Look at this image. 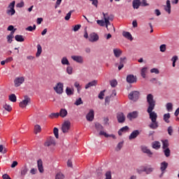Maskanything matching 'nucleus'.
<instances>
[{"mask_svg": "<svg viewBox=\"0 0 179 179\" xmlns=\"http://www.w3.org/2000/svg\"><path fill=\"white\" fill-rule=\"evenodd\" d=\"M147 102L148 103L147 113H148L150 120H151L150 128V129H157V128H159V122H157V113L153 111L155 110V107H156V101L153 99V95L152 94H149L147 96Z\"/></svg>", "mask_w": 179, "mask_h": 179, "instance_id": "f257e3e1", "label": "nucleus"}, {"mask_svg": "<svg viewBox=\"0 0 179 179\" xmlns=\"http://www.w3.org/2000/svg\"><path fill=\"white\" fill-rule=\"evenodd\" d=\"M55 145H56V143H55V140L54 139V137H49L48 138H47V140L44 143V146L45 148H54Z\"/></svg>", "mask_w": 179, "mask_h": 179, "instance_id": "f03ea898", "label": "nucleus"}, {"mask_svg": "<svg viewBox=\"0 0 179 179\" xmlns=\"http://www.w3.org/2000/svg\"><path fill=\"white\" fill-rule=\"evenodd\" d=\"M24 83V77H16L14 80V86L15 87H19V86H22Z\"/></svg>", "mask_w": 179, "mask_h": 179, "instance_id": "7ed1b4c3", "label": "nucleus"}, {"mask_svg": "<svg viewBox=\"0 0 179 179\" xmlns=\"http://www.w3.org/2000/svg\"><path fill=\"white\" fill-rule=\"evenodd\" d=\"M71 129V122L65 121L62 127V131L63 134H68Z\"/></svg>", "mask_w": 179, "mask_h": 179, "instance_id": "20e7f679", "label": "nucleus"}, {"mask_svg": "<svg viewBox=\"0 0 179 179\" xmlns=\"http://www.w3.org/2000/svg\"><path fill=\"white\" fill-rule=\"evenodd\" d=\"M128 97L129 100H132V101H136L138 99H139V92L132 91L129 93Z\"/></svg>", "mask_w": 179, "mask_h": 179, "instance_id": "39448f33", "label": "nucleus"}, {"mask_svg": "<svg viewBox=\"0 0 179 179\" xmlns=\"http://www.w3.org/2000/svg\"><path fill=\"white\" fill-rule=\"evenodd\" d=\"M54 90L57 93V94H62V93H64V84L58 83L57 85L54 87Z\"/></svg>", "mask_w": 179, "mask_h": 179, "instance_id": "423d86ee", "label": "nucleus"}, {"mask_svg": "<svg viewBox=\"0 0 179 179\" xmlns=\"http://www.w3.org/2000/svg\"><path fill=\"white\" fill-rule=\"evenodd\" d=\"M30 101H31L30 97H29L27 96H24V100H22L20 103V107L21 108H26V107H27V105L29 104V103H30Z\"/></svg>", "mask_w": 179, "mask_h": 179, "instance_id": "0eeeda50", "label": "nucleus"}, {"mask_svg": "<svg viewBox=\"0 0 179 179\" xmlns=\"http://www.w3.org/2000/svg\"><path fill=\"white\" fill-rule=\"evenodd\" d=\"M8 8L9 10H7L6 13L7 15H10L11 16H13L15 13H16V10H15V1H12L9 6Z\"/></svg>", "mask_w": 179, "mask_h": 179, "instance_id": "6e6552de", "label": "nucleus"}, {"mask_svg": "<svg viewBox=\"0 0 179 179\" xmlns=\"http://www.w3.org/2000/svg\"><path fill=\"white\" fill-rule=\"evenodd\" d=\"M126 80L127 83H136V82L138 81V78L136 76H134L133 74H129L127 76Z\"/></svg>", "mask_w": 179, "mask_h": 179, "instance_id": "1a4fd4ad", "label": "nucleus"}, {"mask_svg": "<svg viewBox=\"0 0 179 179\" xmlns=\"http://www.w3.org/2000/svg\"><path fill=\"white\" fill-rule=\"evenodd\" d=\"M169 167V163L166 162H163L160 164V170L162 171L161 176H159L160 178L163 177L164 173H166V169Z\"/></svg>", "mask_w": 179, "mask_h": 179, "instance_id": "9d476101", "label": "nucleus"}, {"mask_svg": "<svg viewBox=\"0 0 179 179\" xmlns=\"http://www.w3.org/2000/svg\"><path fill=\"white\" fill-rule=\"evenodd\" d=\"M89 41L91 43H96V41H99V35L94 32L91 33L89 36Z\"/></svg>", "mask_w": 179, "mask_h": 179, "instance_id": "9b49d317", "label": "nucleus"}, {"mask_svg": "<svg viewBox=\"0 0 179 179\" xmlns=\"http://www.w3.org/2000/svg\"><path fill=\"white\" fill-rule=\"evenodd\" d=\"M71 59L78 64H83V57L79 55L71 56Z\"/></svg>", "mask_w": 179, "mask_h": 179, "instance_id": "f8f14e48", "label": "nucleus"}, {"mask_svg": "<svg viewBox=\"0 0 179 179\" xmlns=\"http://www.w3.org/2000/svg\"><path fill=\"white\" fill-rule=\"evenodd\" d=\"M87 121L92 122L94 120V110L91 109L86 115Z\"/></svg>", "mask_w": 179, "mask_h": 179, "instance_id": "ddd939ff", "label": "nucleus"}, {"mask_svg": "<svg viewBox=\"0 0 179 179\" xmlns=\"http://www.w3.org/2000/svg\"><path fill=\"white\" fill-rule=\"evenodd\" d=\"M140 134H141V132L139 131V130L133 131L131 132V134H130V136H129V141H132V139H135V138H138V136H139Z\"/></svg>", "mask_w": 179, "mask_h": 179, "instance_id": "4468645a", "label": "nucleus"}, {"mask_svg": "<svg viewBox=\"0 0 179 179\" xmlns=\"http://www.w3.org/2000/svg\"><path fill=\"white\" fill-rule=\"evenodd\" d=\"M127 118L130 121H132V120H135V118H138V111H133L131 113H128Z\"/></svg>", "mask_w": 179, "mask_h": 179, "instance_id": "2eb2a0df", "label": "nucleus"}, {"mask_svg": "<svg viewBox=\"0 0 179 179\" xmlns=\"http://www.w3.org/2000/svg\"><path fill=\"white\" fill-rule=\"evenodd\" d=\"M117 119L118 122L122 124V122H125V116L123 113H118L117 114Z\"/></svg>", "mask_w": 179, "mask_h": 179, "instance_id": "dca6fc26", "label": "nucleus"}, {"mask_svg": "<svg viewBox=\"0 0 179 179\" xmlns=\"http://www.w3.org/2000/svg\"><path fill=\"white\" fill-rule=\"evenodd\" d=\"M141 150H142L143 153H146V155H148V156H152V155H153L152 151H150V150H149L148 148V147H146L145 145L141 146Z\"/></svg>", "mask_w": 179, "mask_h": 179, "instance_id": "f3484780", "label": "nucleus"}, {"mask_svg": "<svg viewBox=\"0 0 179 179\" xmlns=\"http://www.w3.org/2000/svg\"><path fill=\"white\" fill-rule=\"evenodd\" d=\"M164 10L170 15L171 13V4L170 3V0L166 1V6H164Z\"/></svg>", "mask_w": 179, "mask_h": 179, "instance_id": "a211bd4d", "label": "nucleus"}, {"mask_svg": "<svg viewBox=\"0 0 179 179\" xmlns=\"http://www.w3.org/2000/svg\"><path fill=\"white\" fill-rule=\"evenodd\" d=\"M127 61V57H121L120 65L118 66V70L121 71L124 68V65H125V62Z\"/></svg>", "mask_w": 179, "mask_h": 179, "instance_id": "6ab92c4d", "label": "nucleus"}, {"mask_svg": "<svg viewBox=\"0 0 179 179\" xmlns=\"http://www.w3.org/2000/svg\"><path fill=\"white\" fill-rule=\"evenodd\" d=\"M15 31H12L9 35L7 36L6 39L8 44H12V41H13V38H14Z\"/></svg>", "mask_w": 179, "mask_h": 179, "instance_id": "aec40b11", "label": "nucleus"}, {"mask_svg": "<svg viewBox=\"0 0 179 179\" xmlns=\"http://www.w3.org/2000/svg\"><path fill=\"white\" fill-rule=\"evenodd\" d=\"M38 164V170L41 173H44V167L43 166V161L41 159H38L37 162Z\"/></svg>", "mask_w": 179, "mask_h": 179, "instance_id": "412c9836", "label": "nucleus"}, {"mask_svg": "<svg viewBox=\"0 0 179 179\" xmlns=\"http://www.w3.org/2000/svg\"><path fill=\"white\" fill-rule=\"evenodd\" d=\"M59 115L62 118H65V117H66L68 115V110H66V109H65V108L60 109Z\"/></svg>", "mask_w": 179, "mask_h": 179, "instance_id": "4be33fe9", "label": "nucleus"}, {"mask_svg": "<svg viewBox=\"0 0 179 179\" xmlns=\"http://www.w3.org/2000/svg\"><path fill=\"white\" fill-rule=\"evenodd\" d=\"M27 171H29V169H27V166H24L21 169L20 171V176L22 178H24V176L27 174Z\"/></svg>", "mask_w": 179, "mask_h": 179, "instance_id": "5701e85b", "label": "nucleus"}, {"mask_svg": "<svg viewBox=\"0 0 179 179\" xmlns=\"http://www.w3.org/2000/svg\"><path fill=\"white\" fill-rule=\"evenodd\" d=\"M102 15L103 16L105 22H107V23H108V20H113V19H114V16L108 15V13H103Z\"/></svg>", "mask_w": 179, "mask_h": 179, "instance_id": "b1692460", "label": "nucleus"}, {"mask_svg": "<svg viewBox=\"0 0 179 179\" xmlns=\"http://www.w3.org/2000/svg\"><path fill=\"white\" fill-rule=\"evenodd\" d=\"M122 36L123 37H125V38H127V40H130V41H132V40H134V38H132V35L128 31H123Z\"/></svg>", "mask_w": 179, "mask_h": 179, "instance_id": "393cba45", "label": "nucleus"}, {"mask_svg": "<svg viewBox=\"0 0 179 179\" xmlns=\"http://www.w3.org/2000/svg\"><path fill=\"white\" fill-rule=\"evenodd\" d=\"M97 85V80H94L90 83H88L86 85H85V89L87 90L89 89V87H92L93 86H96Z\"/></svg>", "mask_w": 179, "mask_h": 179, "instance_id": "a878e982", "label": "nucleus"}, {"mask_svg": "<svg viewBox=\"0 0 179 179\" xmlns=\"http://www.w3.org/2000/svg\"><path fill=\"white\" fill-rule=\"evenodd\" d=\"M129 129V127L128 126H125L122 127L119 131H118V135L121 136L122 135V133L128 132Z\"/></svg>", "mask_w": 179, "mask_h": 179, "instance_id": "bb28decb", "label": "nucleus"}, {"mask_svg": "<svg viewBox=\"0 0 179 179\" xmlns=\"http://www.w3.org/2000/svg\"><path fill=\"white\" fill-rule=\"evenodd\" d=\"M113 54L116 58H120L121 57V54H122V51L118 48L113 49Z\"/></svg>", "mask_w": 179, "mask_h": 179, "instance_id": "cd10ccee", "label": "nucleus"}, {"mask_svg": "<svg viewBox=\"0 0 179 179\" xmlns=\"http://www.w3.org/2000/svg\"><path fill=\"white\" fill-rule=\"evenodd\" d=\"M141 6V0H134L133 1V8L134 9H139Z\"/></svg>", "mask_w": 179, "mask_h": 179, "instance_id": "c85d7f7f", "label": "nucleus"}, {"mask_svg": "<svg viewBox=\"0 0 179 179\" xmlns=\"http://www.w3.org/2000/svg\"><path fill=\"white\" fill-rule=\"evenodd\" d=\"M99 135H103V136H105V138H113V139H115V135L114 134H107V133H106L105 131H101L99 132Z\"/></svg>", "mask_w": 179, "mask_h": 179, "instance_id": "c756f323", "label": "nucleus"}, {"mask_svg": "<svg viewBox=\"0 0 179 179\" xmlns=\"http://www.w3.org/2000/svg\"><path fill=\"white\" fill-rule=\"evenodd\" d=\"M41 52H43V48L41 47V45L38 44L37 45V52L36 54V57L38 58V57H40L41 55Z\"/></svg>", "mask_w": 179, "mask_h": 179, "instance_id": "7c9ffc66", "label": "nucleus"}, {"mask_svg": "<svg viewBox=\"0 0 179 179\" xmlns=\"http://www.w3.org/2000/svg\"><path fill=\"white\" fill-rule=\"evenodd\" d=\"M152 146L153 149H155L156 150H158V149L160 148V142L159 141H154L152 143Z\"/></svg>", "mask_w": 179, "mask_h": 179, "instance_id": "2f4dec72", "label": "nucleus"}, {"mask_svg": "<svg viewBox=\"0 0 179 179\" xmlns=\"http://www.w3.org/2000/svg\"><path fill=\"white\" fill-rule=\"evenodd\" d=\"M147 72H148V67H143V69H141V75L142 78H143V79H145V78H146Z\"/></svg>", "mask_w": 179, "mask_h": 179, "instance_id": "473e14b6", "label": "nucleus"}, {"mask_svg": "<svg viewBox=\"0 0 179 179\" xmlns=\"http://www.w3.org/2000/svg\"><path fill=\"white\" fill-rule=\"evenodd\" d=\"M15 40L16 41H18L19 43H23V41H24V38H23V36H22V35H16L15 36Z\"/></svg>", "mask_w": 179, "mask_h": 179, "instance_id": "72a5a7b5", "label": "nucleus"}, {"mask_svg": "<svg viewBox=\"0 0 179 179\" xmlns=\"http://www.w3.org/2000/svg\"><path fill=\"white\" fill-rule=\"evenodd\" d=\"M8 100H10V101H12V103H16V101H17L16 95L15 94H11L8 96Z\"/></svg>", "mask_w": 179, "mask_h": 179, "instance_id": "f704fd0d", "label": "nucleus"}, {"mask_svg": "<svg viewBox=\"0 0 179 179\" xmlns=\"http://www.w3.org/2000/svg\"><path fill=\"white\" fill-rule=\"evenodd\" d=\"M170 113H166L164 115V121H165V122H166V124L170 123Z\"/></svg>", "mask_w": 179, "mask_h": 179, "instance_id": "c9c22d12", "label": "nucleus"}, {"mask_svg": "<svg viewBox=\"0 0 179 179\" xmlns=\"http://www.w3.org/2000/svg\"><path fill=\"white\" fill-rule=\"evenodd\" d=\"M39 132H41V125H38V124H36L35 125L34 127V133L36 134H38Z\"/></svg>", "mask_w": 179, "mask_h": 179, "instance_id": "e433bc0d", "label": "nucleus"}, {"mask_svg": "<svg viewBox=\"0 0 179 179\" xmlns=\"http://www.w3.org/2000/svg\"><path fill=\"white\" fill-rule=\"evenodd\" d=\"M62 65H71L69 60H68V58L65 57L62 59Z\"/></svg>", "mask_w": 179, "mask_h": 179, "instance_id": "4c0bfd02", "label": "nucleus"}, {"mask_svg": "<svg viewBox=\"0 0 179 179\" xmlns=\"http://www.w3.org/2000/svg\"><path fill=\"white\" fill-rule=\"evenodd\" d=\"M66 93L67 96H72V95H73V90L67 87L66 89Z\"/></svg>", "mask_w": 179, "mask_h": 179, "instance_id": "58836bf2", "label": "nucleus"}, {"mask_svg": "<svg viewBox=\"0 0 179 179\" xmlns=\"http://www.w3.org/2000/svg\"><path fill=\"white\" fill-rule=\"evenodd\" d=\"M95 128L96 130L100 131V132H101V131L103 129V126L100 123H96Z\"/></svg>", "mask_w": 179, "mask_h": 179, "instance_id": "ea45409f", "label": "nucleus"}, {"mask_svg": "<svg viewBox=\"0 0 179 179\" xmlns=\"http://www.w3.org/2000/svg\"><path fill=\"white\" fill-rule=\"evenodd\" d=\"M145 171V166H140L138 169H136L137 173L138 174H142Z\"/></svg>", "mask_w": 179, "mask_h": 179, "instance_id": "a19ab883", "label": "nucleus"}, {"mask_svg": "<svg viewBox=\"0 0 179 179\" xmlns=\"http://www.w3.org/2000/svg\"><path fill=\"white\" fill-rule=\"evenodd\" d=\"M162 143H163V145H162L163 149H169V141L168 140L163 141Z\"/></svg>", "mask_w": 179, "mask_h": 179, "instance_id": "79ce46f5", "label": "nucleus"}, {"mask_svg": "<svg viewBox=\"0 0 179 179\" xmlns=\"http://www.w3.org/2000/svg\"><path fill=\"white\" fill-rule=\"evenodd\" d=\"M64 178H65V176H64L61 172L57 173L55 177V179H64Z\"/></svg>", "mask_w": 179, "mask_h": 179, "instance_id": "37998d69", "label": "nucleus"}, {"mask_svg": "<svg viewBox=\"0 0 179 179\" xmlns=\"http://www.w3.org/2000/svg\"><path fill=\"white\" fill-rule=\"evenodd\" d=\"M59 117V113H52L49 115L50 118H58Z\"/></svg>", "mask_w": 179, "mask_h": 179, "instance_id": "c03bdc74", "label": "nucleus"}, {"mask_svg": "<svg viewBox=\"0 0 179 179\" xmlns=\"http://www.w3.org/2000/svg\"><path fill=\"white\" fill-rule=\"evenodd\" d=\"M164 153L166 156V157H170V148H165V150H164Z\"/></svg>", "mask_w": 179, "mask_h": 179, "instance_id": "a18cd8bd", "label": "nucleus"}, {"mask_svg": "<svg viewBox=\"0 0 179 179\" xmlns=\"http://www.w3.org/2000/svg\"><path fill=\"white\" fill-rule=\"evenodd\" d=\"M166 110L167 111H173V103H166Z\"/></svg>", "mask_w": 179, "mask_h": 179, "instance_id": "49530a36", "label": "nucleus"}, {"mask_svg": "<svg viewBox=\"0 0 179 179\" xmlns=\"http://www.w3.org/2000/svg\"><path fill=\"white\" fill-rule=\"evenodd\" d=\"M53 134L57 139L59 138V135L58 134V128L55 127L53 129Z\"/></svg>", "mask_w": 179, "mask_h": 179, "instance_id": "de8ad7c7", "label": "nucleus"}, {"mask_svg": "<svg viewBox=\"0 0 179 179\" xmlns=\"http://www.w3.org/2000/svg\"><path fill=\"white\" fill-rule=\"evenodd\" d=\"M73 10H70L66 15L65 16L64 19L65 20H69L71 19V16L72 15V13Z\"/></svg>", "mask_w": 179, "mask_h": 179, "instance_id": "09e8293b", "label": "nucleus"}, {"mask_svg": "<svg viewBox=\"0 0 179 179\" xmlns=\"http://www.w3.org/2000/svg\"><path fill=\"white\" fill-rule=\"evenodd\" d=\"M153 171V168L145 166V173L146 174H150Z\"/></svg>", "mask_w": 179, "mask_h": 179, "instance_id": "8fccbe9b", "label": "nucleus"}, {"mask_svg": "<svg viewBox=\"0 0 179 179\" xmlns=\"http://www.w3.org/2000/svg\"><path fill=\"white\" fill-rule=\"evenodd\" d=\"M3 108L8 112L12 111V106H10V105H8V104H5L3 106Z\"/></svg>", "mask_w": 179, "mask_h": 179, "instance_id": "3c124183", "label": "nucleus"}, {"mask_svg": "<svg viewBox=\"0 0 179 179\" xmlns=\"http://www.w3.org/2000/svg\"><path fill=\"white\" fill-rule=\"evenodd\" d=\"M106 92V90L101 91L99 94V99H100V100H103L104 99V93Z\"/></svg>", "mask_w": 179, "mask_h": 179, "instance_id": "603ef678", "label": "nucleus"}, {"mask_svg": "<svg viewBox=\"0 0 179 179\" xmlns=\"http://www.w3.org/2000/svg\"><path fill=\"white\" fill-rule=\"evenodd\" d=\"M97 24L101 26L102 27L106 25V22L103 20H96Z\"/></svg>", "mask_w": 179, "mask_h": 179, "instance_id": "864d4df0", "label": "nucleus"}, {"mask_svg": "<svg viewBox=\"0 0 179 179\" xmlns=\"http://www.w3.org/2000/svg\"><path fill=\"white\" fill-rule=\"evenodd\" d=\"M110 84L112 87H115V86L118 85V83L116 81V80H112L110 81Z\"/></svg>", "mask_w": 179, "mask_h": 179, "instance_id": "5fc2aeb1", "label": "nucleus"}, {"mask_svg": "<svg viewBox=\"0 0 179 179\" xmlns=\"http://www.w3.org/2000/svg\"><path fill=\"white\" fill-rule=\"evenodd\" d=\"M26 30L27 31H34V30H36V24H34L33 27L29 26L26 28Z\"/></svg>", "mask_w": 179, "mask_h": 179, "instance_id": "6e6d98bb", "label": "nucleus"}, {"mask_svg": "<svg viewBox=\"0 0 179 179\" xmlns=\"http://www.w3.org/2000/svg\"><path fill=\"white\" fill-rule=\"evenodd\" d=\"M111 100V96H108L105 98V104L107 106V104H110V101Z\"/></svg>", "mask_w": 179, "mask_h": 179, "instance_id": "4d7b16f0", "label": "nucleus"}, {"mask_svg": "<svg viewBox=\"0 0 179 179\" xmlns=\"http://www.w3.org/2000/svg\"><path fill=\"white\" fill-rule=\"evenodd\" d=\"M124 145V143L120 142L117 144V147H116V150H121V149L122 148V146Z\"/></svg>", "mask_w": 179, "mask_h": 179, "instance_id": "13d9d810", "label": "nucleus"}, {"mask_svg": "<svg viewBox=\"0 0 179 179\" xmlns=\"http://www.w3.org/2000/svg\"><path fill=\"white\" fill-rule=\"evenodd\" d=\"M73 71V69L72 68V66H68L66 68V72L69 75H72Z\"/></svg>", "mask_w": 179, "mask_h": 179, "instance_id": "bf43d9fd", "label": "nucleus"}, {"mask_svg": "<svg viewBox=\"0 0 179 179\" xmlns=\"http://www.w3.org/2000/svg\"><path fill=\"white\" fill-rule=\"evenodd\" d=\"M80 104H83V101H82V98H79L78 99L76 100L75 102L76 106H80Z\"/></svg>", "mask_w": 179, "mask_h": 179, "instance_id": "052dcab7", "label": "nucleus"}, {"mask_svg": "<svg viewBox=\"0 0 179 179\" xmlns=\"http://www.w3.org/2000/svg\"><path fill=\"white\" fill-rule=\"evenodd\" d=\"M151 73H156V75H159L160 73V71H159V69L154 68L150 70Z\"/></svg>", "mask_w": 179, "mask_h": 179, "instance_id": "680f3d73", "label": "nucleus"}, {"mask_svg": "<svg viewBox=\"0 0 179 179\" xmlns=\"http://www.w3.org/2000/svg\"><path fill=\"white\" fill-rule=\"evenodd\" d=\"M6 152V149L3 148V145H0V153H3V155H5Z\"/></svg>", "mask_w": 179, "mask_h": 179, "instance_id": "e2e57ef3", "label": "nucleus"}, {"mask_svg": "<svg viewBox=\"0 0 179 179\" xmlns=\"http://www.w3.org/2000/svg\"><path fill=\"white\" fill-rule=\"evenodd\" d=\"M173 127L171 126H169L168 127V134L170 136H171V135H173Z\"/></svg>", "mask_w": 179, "mask_h": 179, "instance_id": "0e129e2a", "label": "nucleus"}, {"mask_svg": "<svg viewBox=\"0 0 179 179\" xmlns=\"http://www.w3.org/2000/svg\"><path fill=\"white\" fill-rule=\"evenodd\" d=\"M159 50H160L161 52H166V45L165 44L161 45L159 47Z\"/></svg>", "mask_w": 179, "mask_h": 179, "instance_id": "69168bd1", "label": "nucleus"}, {"mask_svg": "<svg viewBox=\"0 0 179 179\" xmlns=\"http://www.w3.org/2000/svg\"><path fill=\"white\" fill-rule=\"evenodd\" d=\"M106 178L105 179H111V171H107L105 174Z\"/></svg>", "mask_w": 179, "mask_h": 179, "instance_id": "338daca9", "label": "nucleus"}, {"mask_svg": "<svg viewBox=\"0 0 179 179\" xmlns=\"http://www.w3.org/2000/svg\"><path fill=\"white\" fill-rule=\"evenodd\" d=\"M80 27H82V25L76 24L74 26L73 30V31H78V30H79V29H80Z\"/></svg>", "mask_w": 179, "mask_h": 179, "instance_id": "774afa93", "label": "nucleus"}]
</instances>
